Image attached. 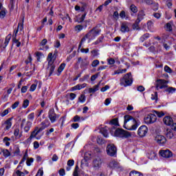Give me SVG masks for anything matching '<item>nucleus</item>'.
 <instances>
[{"label":"nucleus","instance_id":"nucleus-1","mask_svg":"<svg viewBox=\"0 0 176 176\" xmlns=\"http://www.w3.org/2000/svg\"><path fill=\"white\" fill-rule=\"evenodd\" d=\"M124 129H126V130H137V127H138V122H137L135 118H133V116L130 115H126L124 116Z\"/></svg>","mask_w":176,"mask_h":176},{"label":"nucleus","instance_id":"nucleus-2","mask_svg":"<svg viewBox=\"0 0 176 176\" xmlns=\"http://www.w3.org/2000/svg\"><path fill=\"white\" fill-rule=\"evenodd\" d=\"M56 57L57 55L56 54L50 53L47 56V61H48V67H47V72L48 76H52L53 73L54 72V69H56V65H54V60H56Z\"/></svg>","mask_w":176,"mask_h":176},{"label":"nucleus","instance_id":"nucleus-3","mask_svg":"<svg viewBox=\"0 0 176 176\" xmlns=\"http://www.w3.org/2000/svg\"><path fill=\"white\" fill-rule=\"evenodd\" d=\"M120 85L124 87L131 86L133 84V76H131V72L125 74L124 77L120 79Z\"/></svg>","mask_w":176,"mask_h":176},{"label":"nucleus","instance_id":"nucleus-4","mask_svg":"<svg viewBox=\"0 0 176 176\" xmlns=\"http://www.w3.org/2000/svg\"><path fill=\"white\" fill-rule=\"evenodd\" d=\"M114 134L116 137H119L120 138H129L131 137V133L122 129H117Z\"/></svg>","mask_w":176,"mask_h":176},{"label":"nucleus","instance_id":"nucleus-5","mask_svg":"<svg viewBox=\"0 0 176 176\" xmlns=\"http://www.w3.org/2000/svg\"><path fill=\"white\" fill-rule=\"evenodd\" d=\"M100 32H101L100 28L95 27L86 34V36L87 38H89V41H91L92 39H96V36H97Z\"/></svg>","mask_w":176,"mask_h":176},{"label":"nucleus","instance_id":"nucleus-6","mask_svg":"<svg viewBox=\"0 0 176 176\" xmlns=\"http://www.w3.org/2000/svg\"><path fill=\"white\" fill-rule=\"evenodd\" d=\"M107 153L109 156L116 157V153H118V148L113 144H109L107 146Z\"/></svg>","mask_w":176,"mask_h":176},{"label":"nucleus","instance_id":"nucleus-7","mask_svg":"<svg viewBox=\"0 0 176 176\" xmlns=\"http://www.w3.org/2000/svg\"><path fill=\"white\" fill-rule=\"evenodd\" d=\"M31 127H32V122L30 121H27L25 118H23L21 120V128L23 129L25 133H28L30 130L31 129Z\"/></svg>","mask_w":176,"mask_h":176},{"label":"nucleus","instance_id":"nucleus-8","mask_svg":"<svg viewBox=\"0 0 176 176\" xmlns=\"http://www.w3.org/2000/svg\"><path fill=\"white\" fill-rule=\"evenodd\" d=\"M42 131L39 129V127L36 126L34 129L32 131L30 136L28 138V141L30 142L34 140V138H36V140H39L41 138L40 136H37L39 133H41Z\"/></svg>","mask_w":176,"mask_h":176},{"label":"nucleus","instance_id":"nucleus-9","mask_svg":"<svg viewBox=\"0 0 176 176\" xmlns=\"http://www.w3.org/2000/svg\"><path fill=\"white\" fill-rule=\"evenodd\" d=\"M77 65L80 64V67L82 69H86L87 66L90 64V62L87 60V58H85L84 59L82 57L78 58V61L76 63Z\"/></svg>","mask_w":176,"mask_h":176},{"label":"nucleus","instance_id":"nucleus-10","mask_svg":"<svg viewBox=\"0 0 176 176\" xmlns=\"http://www.w3.org/2000/svg\"><path fill=\"white\" fill-rule=\"evenodd\" d=\"M48 118L51 123H55V122L60 118L59 115H57L54 111V109L52 108L48 112Z\"/></svg>","mask_w":176,"mask_h":176},{"label":"nucleus","instance_id":"nucleus-11","mask_svg":"<svg viewBox=\"0 0 176 176\" xmlns=\"http://www.w3.org/2000/svg\"><path fill=\"white\" fill-rule=\"evenodd\" d=\"M167 80L163 79H157L156 80L155 89L156 90H160V89H166L167 87Z\"/></svg>","mask_w":176,"mask_h":176},{"label":"nucleus","instance_id":"nucleus-12","mask_svg":"<svg viewBox=\"0 0 176 176\" xmlns=\"http://www.w3.org/2000/svg\"><path fill=\"white\" fill-rule=\"evenodd\" d=\"M156 115L151 113L144 118V122L146 124H152V123H155V122H156Z\"/></svg>","mask_w":176,"mask_h":176},{"label":"nucleus","instance_id":"nucleus-13","mask_svg":"<svg viewBox=\"0 0 176 176\" xmlns=\"http://www.w3.org/2000/svg\"><path fill=\"white\" fill-rule=\"evenodd\" d=\"M23 30H24V19H23L22 22L18 24L17 29L14 31L12 39H17V34L19 33V31H23Z\"/></svg>","mask_w":176,"mask_h":176},{"label":"nucleus","instance_id":"nucleus-14","mask_svg":"<svg viewBox=\"0 0 176 176\" xmlns=\"http://www.w3.org/2000/svg\"><path fill=\"white\" fill-rule=\"evenodd\" d=\"M102 164V160H101V157H97L93 160L92 166L95 170H98L100 167H101V165Z\"/></svg>","mask_w":176,"mask_h":176},{"label":"nucleus","instance_id":"nucleus-15","mask_svg":"<svg viewBox=\"0 0 176 176\" xmlns=\"http://www.w3.org/2000/svg\"><path fill=\"white\" fill-rule=\"evenodd\" d=\"M147 133H148V127L145 125L141 126L138 131V135L142 138L145 137Z\"/></svg>","mask_w":176,"mask_h":176},{"label":"nucleus","instance_id":"nucleus-16","mask_svg":"<svg viewBox=\"0 0 176 176\" xmlns=\"http://www.w3.org/2000/svg\"><path fill=\"white\" fill-rule=\"evenodd\" d=\"M12 120H13V118H10L2 124V127H4L5 131H8L12 128Z\"/></svg>","mask_w":176,"mask_h":176},{"label":"nucleus","instance_id":"nucleus-17","mask_svg":"<svg viewBox=\"0 0 176 176\" xmlns=\"http://www.w3.org/2000/svg\"><path fill=\"white\" fill-rule=\"evenodd\" d=\"M120 31L122 34L130 32V24L128 22H123L120 25Z\"/></svg>","mask_w":176,"mask_h":176},{"label":"nucleus","instance_id":"nucleus-18","mask_svg":"<svg viewBox=\"0 0 176 176\" xmlns=\"http://www.w3.org/2000/svg\"><path fill=\"white\" fill-rule=\"evenodd\" d=\"M160 155H161L162 157H165L166 159H170V157H173V152L168 149L160 151Z\"/></svg>","mask_w":176,"mask_h":176},{"label":"nucleus","instance_id":"nucleus-19","mask_svg":"<svg viewBox=\"0 0 176 176\" xmlns=\"http://www.w3.org/2000/svg\"><path fill=\"white\" fill-rule=\"evenodd\" d=\"M155 141H156V142H157V144L160 145H164L167 142V140L164 135H157L155 138Z\"/></svg>","mask_w":176,"mask_h":176},{"label":"nucleus","instance_id":"nucleus-20","mask_svg":"<svg viewBox=\"0 0 176 176\" xmlns=\"http://www.w3.org/2000/svg\"><path fill=\"white\" fill-rule=\"evenodd\" d=\"M108 167L112 170H114V168H120V164L118 161L113 160L109 162Z\"/></svg>","mask_w":176,"mask_h":176},{"label":"nucleus","instance_id":"nucleus-21","mask_svg":"<svg viewBox=\"0 0 176 176\" xmlns=\"http://www.w3.org/2000/svg\"><path fill=\"white\" fill-rule=\"evenodd\" d=\"M11 38H12V35L11 34H8L6 37L4 43L1 45V47L3 49L2 51H3V50H5L6 49L8 45H9V42H10Z\"/></svg>","mask_w":176,"mask_h":176},{"label":"nucleus","instance_id":"nucleus-22","mask_svg":"<svg viewBox=\"0 0 176 176\" xmlns=\"http://www.w3.org/2000/svg\"><path fill=\"white\" fill-rule=\"evenodd\" d=\"M163 122L166 126H171L174 123V120H173V118L170 116H165L163 119Z\"/></svg>","mask_w":176,"mask_h":176},{"label":"nucleus","instance_id":"nucleus-23","mask_svg":"<svg viewBox=\"0 0 176 176\" xmlns=\"http://www.w3.org/2000/svg\"><path fill=\"white\" fill-rule=\"evenodd\" d=\"M164 135L166 138H168L169 140H171L174 137V133H173V129H166L164 131Z\"/></svg>","mask_w":176,"mask_h":176},{"label":"nucleus","instance_id":"nucleus-24","mask_svg":"<svg viewBox=\"0 0 176 176\" xmlns=\"http://www.w3.org/2000/svg\"><path fill=\"white\" fill-rule=\"evenodd\" d=\"M173 27H174V22L170 21L165 25V28L168 32H173Z\"/></svg>","mask_w":176,"mask_h":176},{"label":"nucleus","instance_id":"nucleus-25","mask_svg":"<svg viewBox=\"0 0 176 176\" xmlns=\"http://www.w3.org/2000/svg\"><path fill=\"white\" fill-rule=\"evenodd\" d=\"M144 17H145V11L144 10L139 11L138 14V19H136L137 23H141V21L144 20Z\"/></svg>","mask_w":176,"mask_h":176},{"label":"nucleus","instance_id":"nucleus-26","mask_svg":"<svg viewBox=\"0 0 176 176\" xmlns=\"http://www.w3.org/2000/svg\"><path fill=\"white\" fill-rule=\"evenodd\" d=\"M87 86V84H78L77 85L72 87V91H75V90H82V89H85Z\"/></svg>","mask_w":176,"mask_h":176},{"label":"nucleus","instance_id":"nucleus-27","mask_svg":"<svg viewBox=\"0 0 176 176\" xmlns=\"http://www.w3.org/2000/svg\"><path fill=\"white\" fill-rule=\"evenodd\" d=\"M65 63H63L60 65V66L58 68V76H60V75H61V73L63 72V71H64L65 68Z\"/></svg>","mask_w":176,"mask_h":176},{"label":"nucleus","instance_id":"nucleus-28","mask_svg":"<svg viewBox=\"0 0 176 176\" xmlns=\"http://www.w3.org/2000/svg\"><path fill=\"white\" fill-rule=\"evenodd\" d=\"M126 72H127V69H119L115 71L114 73L112 74V75H119V74H126Z\"/></svg>","mask_w":176,"mask_h":176},{"label":"nucleus","instance_id":"nucleus-29","mask_svg":"<svg viewBox=\"0 0 176 176\" xmlns=\"http://www.w3.org/2000/svg\"><path fill=\"white\" fill-rule=\"evenodd\" d=\"M100 87V84H98L92 88L89 89V93H96V91H98V89Z\"/></svg>","mask_w":176,"mask_h":176},{"label":"nucleus","instance_id":"nucleus-30","mask_svg":"<svg viewBox=\"0 0 176 176\" xmlns=\"http://www.w3.org/2000/svg\"><path fill=\"white\" fill-rule=\"evenodd\" d=\"M100 133H101V134H102V135H104L106 138H108V129L107 128V126H105L104 128L100 129Z\"/></svg>","mask_w":176,"mask_h":176},{"label":"nucleus","instance_id":"nucleus-31","mask_svg":"<svg viewBox=\"0 0 176 176\" xmlns=\"http://www.w3.org/2000/svg\"><path fill=\"white\" fill-rule=\"evenodd\" d=\"M129 176H144V175L138 171L132 170L130 172Z\"/></svg>","mask_w":176,"mask_h":176},{"label":"nucleus","instance_id":"nucleus-32","mask_svg":"<svg viewBox=\"0 0 176 176\" xmlns=\"http://www.w3.org/2000/svg\"><path fill=\"white\" fill-rule=\"evenodd\" d=\"M1 152L3 153V156H4V157L6 158L9 157V156H10V152L8 149H3Z\"/></svg>","mask_w":176,"mask_h":176},{"label":"nucleus","instance_id":"nucleus-33","mask_svg":"<svg viewBox=\"0 0 176 176\" xmlns=\"http://www.w3.org/2000/svg\"><path fill=\"white\" fill-rule=\"evenodd\" d=\"M9 141H11L10 138L5 137L3 140V142L6 144V146H10V142Z\"/></svg>","mask_w":176,"mask_h":176},{"label":"nucleus","instance_id":"nucleus-34","mask_svg":"<svg viewBox=\"0 0 176 176\" xmlns=\"http://www.w3.org/2000/svg\"><path fill=\"white\" fill-rule=\"evenodd\" d=\"M148 38H149V33H146L143 34L140 38V42H144V41H146Z\"/></svg>","mask_w":176,"mask_h":176},{"label":"nucleus","instance_id":"nucleus-35","mask_svg":"<svg viewBox=\"0 0 176 176\" xmlns=\"http://www.w3.org/2000/svg\"><path fill=\"white\" fill-rule=\"evenodd\" d=\"M130 10L132 13H137V12H138V8L137 6H135V5L132 4L130 6Z\"/></svg>","mask_w":176,"mask_h":176},{"label":"nucleus","instance_id":"nucleus-36","mask_svg":"<svg viewBox=\"0 0 176 176\" xmlns=\"http://www.w3.org/2000/svg\"><path fill=\"white\" fill-rule=\"evenodd\" d=\"M13 45H15L16 47H20L21 46V43L19 41L17 38H12Z\"/></svg>","mask_w":176,"mask_h":176},{"label":"nucleus","instance_id":"nucleus-37","mask_svg":"<svg viewBox=\"0 0 176 176\" xmlns=\"http://www.w3.org/2000/svg\"><path fill=\"white\" fill-rule=\"evenodd\" d=\"M12 176H25V174L19 170H16L15 172H14Z\"/></svg>","mask_w":176,"mask_h":176},{"label":"nucleus","instance_id":"nucleus-38","mask_svg":"<svg viewBox=\"0 0 176 176\" xmlns=\"http://www.w3.org/2000/svg\"><path fill=\"white\" fill-rule=\"evenodd\" d=\"M100 50H94L91 51V53L93 56V57H98L100 56Z\"/></svg>","mask_w":176,"mask_h":176},{"label":"nucleus","instance_id":"nucleus-39","mask_svg":"<svg viewBox=\"0 0 176 176\" xmlns=\"http://www.w3.org/2000/svg\"><path fill=\"white\" fill-rule=\"evenodd\" d=\"M166 91H167V93H168L169 94H173L175 93L176 89L173 87H170L166 89Z\"/></svg>","mask_w":176,"mask_h":176},{"label":"nucleus","instance_id":"nucleus-40","mask_svg":"<svg viewBox=\"0 0 176 176\" xmlns=\"http://www.w3.org/2000/svg\"><path fill=\"white\" fill-rule=\"evenodd\" d=\"M41 126L40 128H38L39 130H41V131H43V130H45V129H47V127H48L47 124H46V122L43 121L41 123Z\"/></svg>","mask_w":176,"mask_h":176},{"label":"nucleus","instance_id":"nucleus-41","mask_svg":"<svg viewBox=\"0 0 176 176\" xmlns=\"http://www.w3.org/2000/svg\"><path fill=\"white\" fill-rule=\"evenodd\" d=\"M82 30H83V25H77L74 28L76 32H80Z\"/></svg>","mask_w":176,"mask_h":176},{"label":"nucleus","instance_id":"nucleus-42","mask_svg":"<svg viewBox=\"0 0 176 176\" xmlns=\"http://www.w3.org/2000/svg\"><path fill=\"white\" fill-rule=\"evenodd\" d=\"M12 111V109H10V108H8L6 110H4L1 113V116L2 118H4V116H6V115H8L9 113V111Z\"/></svg>","mask_w":176,"mask_h":176},{"label":"nucleus","instance_id":"nucleus-43","mask_svg":"<svg viewBox=\"0 0 176 176\" xmlns=\"http://www.w3.org/2000/svg\"><path fill=\"white\" fill-rule=\"evenodd\" d=\"M30 105V100L28 99H26L23 101V103L22 104V107L25 109Z\"/></svg>","mask_w":176,"mask_h":176},{"label":"nucleus","instance_id":"nucleus-44","mask_svg":"<svg viewBox=\"0 0 176 176\" xmlns=\"http://www.w3.org/2000/svg\"><path fill=\"white\" fill-rule=\"evenodd\" d=\"M35 176H43V168H40Z\"/></svg>","mask_w":176,"mask_h":176},{"label":"nucleus","instance_id":"nucleus-45","mask_svg":"<svg viewBox=\"0 0 176 176\" xmlns=\"http://www.w3.org/2000/svg\"><path fill=\"white\" fill-rule=\"evenodd\" d=\"M6 16V10H2L0 11V19H5Z\"/></svg>","mask_w":176,"mask_h":176},{"label":"nucleus","instance_id":"nucleus-46","mask_svg":"<svg viewBox=\"0 0 176 176\" xmlns=\"http://www.w3.org/2000/svg\"><path fill=\"white\" fill-rule=\"evenodd\" d=\"M99 64H100V60L96 59V60H93V62L91 63V66L94 68H96V67H97V65H99Z\"/></svg>","mask_w":176,"mask_h":176},{"label":"nucleus","instance_id":"nucleus-47","mask_svg":"<svg viewBox=\"0 0 176 176\" xmlns=\"http://www.w3.org/2000/svg\"><path fill=\"white\" fill-rule=\"evenodd\" d=\"M102 39H104V36L99 37L97 41L93 43V45H99V43L102 42Z\"/></svg>","mask_w":176,"mask_h":176},{"label":"nucleus","instance_id":"nucleus-48","mask_svg":"<svg viewBox=\"0 0 176 176\" xmlns=\"http://www.w3.org/2000/svg\"><path fill=\"white\" fill-rule=\"evenodd\" d=\"M20 105V101H16L14 104H12V109H16Z\"/></svg>","mask_w":176,"mask_h":176},{"label":"nucleus","instance_id":"nucleus-49","mask_svg":"<svg viewBox=\"0 0 176 176\" xmlns=\"http://www.w3.org/2000/svg\"><path fill=\"white\" fill-rule=\"evenodd\" d=\"M86 39H89V37L86 36V34H85V36H84L82 38L81 41L80 42L79 47H80V46H82V43H85V42H86Z\"/></svg>","mask_w":176,"mask_h":176},{"label":"nucleus","instance_id":"nucleus-50","mask_svg":"<svg viewBox=\"0 0 176 176\" xmlns=\"http://www.w3.org/2000/svg\"><path fill=\"white\" fill-rule=\"evenodd\" d=\"M78 101H80V102H85V101H86V96L83 94L80 95L78 98Z\"/></svg>","mask_w":176,"mask_h":176},{"label":"nucleus","instance_id":"nucleus-51","mask_svg":"<svg viewBox=\"0 0 176 176\" xmlns=\"http://www.w3.org/2000/svg\"><path fill=\"white\" fill-rule=\"evenodd\" d=\"M107 63L109 65H113L115 64V59L113 58H107Z\"/></svg>","mask_w":176,"mask_h":176},{"label":"nucleus","instance_id":"nucleus-52","mask_svg":"<svg viewBox=\"0 0 176 176\" xmlns=\"http://www.w3.org/2000/svg\"><path fill=\"white\" fill-rule=\"evenodd\" d=\"M20 134V129L15 128L14 130V137H19V135Z\"/></svg>","mask_w":176,"mask_h":176},{"label":"nucleus","instance_id":"nucleus-53","mask_svg":"<svg viewBox=\"0 0 176 176\" xmlns=\"http://www.w3.org/2000/svg\"><path fill=\"white\" fill-rule=\"evenodd\" d=\"M154 112L157 115V116H158V118H162V116H164V113L163 111L160 112L155 111Z\"/></svg>","mask_w":176,"mask_h":176},{"label":"nucleus","instance_id":"nucleus-54","mask_svg":"<svg viewBox=\"0 0 176 176\" xmlns=\"http://www.w3.org/2000/svg\"><path fill=\"white\" fill-rule=\"evenodd\" d=\"M164 71L165 72H168V74H171V72H173L171 68L168 65L164 66Z\"/></svg>","mask_w":176,"mask_h":176},{"label":"nucleus","instance_id":"nucleus-55","mask_svg":"<svg viewBox=\"0 0 176 176\" xmlns=\"http://www.w3.org/2000/svg\"><path fill=\"white\" fill-rule=\"evenodd\" d=\"M153 27V22L152 21H148L147 22V28L148 30H152V28Z\"/></svg>","mask_w":176,"mask_h":176},{"label":"nucleus","instance_id":"nucleus-56","mask_svg":"<svg viewBox=\"0 0 176 176\" xmlns=\"http://www.w3.org/2000/svg\"><path fill=\"white\" fill-rule=\"evenodd\" d=\"M31 163H34V158H28L26 161L27 166H31Z\"/></svg>","mask_w":176,"mask_h":176},{"label":"nucleus","instance_id":"nucleus-57","mask_svg":"<svg viewBox=\"0 0 176 176\" xmlns=\"http://www.w3.org/2000/svg\"><path fill=\"white\" fill-rule=\"evenodd\" d=\"M34 118H35V113H31L28 116V119H29V120H32H32H34Z\"/></svg>","mask_w":176,"mask_h":176},{"label":"nucleus","instance_id":"nucleus-58","mask_svg":"<svg viewBox=\"0 0 176 176\" xmlns=\"http://www.w3.org/2000/svg\"><path fill=\"white\" fill-rule=\"evenodd\" d=\"M74 164H75V161L74 160H69L67 161V166H69V167H72Z\"/></svg>","mask_w":176,"mask_h":176},{"label":"nucleus","instance_id":"nucleus-59","mask_svg":"<svg viewBox=\"0 0 176 176\" xmlns=\"http://www.w3.org/2000/svg\"><path fill=\"white\" fill-rule=\"evenodd\" d=\"M113 17L115 19V20H118L119 19V12L118 11H115L113 14Z\"/></svg>","mask_w":176,"mask_h":176},{"label":"nucleus","instance_id":"nucleus-60","mask_svg":"<svg viewBox=\"0 0 176 176\" xmlns=\"http://www.w3.org/2000/svg\"><path fill=\"white\" fill-rule=\"evenodd\" d=\"M110 124L118 126V118H114L110 121Z\"/></svg>","mask_w":176,"mask_h":176},{"label":"nucleus","instance_id":"nucleus-61","mask_svg":"<svg viewBox=\"0 0 176 176\" xmlns=\"http://www.w3.org/2000/svg\"><path fill=\"white\" fill-rule=\"evenodd\" d=\"M166 5L168 8H170L173 6V0H167L166 1Z\"/></svg>","mask_w":176,"mask_h":176},{"label":"nucleus","instance_id":"nucleus-62","mask_svg":"<svg viewBox=\"0 0 176 176\" xmlns=\"http://www.w3.org/2000/svg\"><path fill=\"white\" fill-rule=\"evenodd\" d=\"M139 24H140V22H137V20H136L135 23L133 25V28L134 30H138V28H140V27L138 26Z\"/></svg>","mask_w":176,"mask_h":176},{"label":"nucleus","instance_id":"nucleus-63","mask_svg":"<svg viewBox=\"0 0 176 176\" xmlns=\"http://www.w3.org/2000/svg\"><path fill=\"white\" fill-rule=\"evenodd\" d=\"M73 121L76 122H80V117L79 116H75L73 118Z\"/></svg>","mask_w":176,"mask_h":176},{"label":"nucleus","instance_id":"nucleus-64","mask_svg":"<svg viewBox=\"0 0 176 176\" xmlns=\"http://www.w3.org/2000/svg\"><path fill=\"white\" fill-rule=\"evenodd\" d=\"M59 175H60V176H64V175H65V169H64V168H60V169L59 170Z\"/></svg>","mask_w":176,"mask_h":176}]
</instances>
